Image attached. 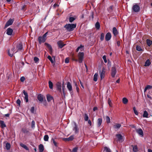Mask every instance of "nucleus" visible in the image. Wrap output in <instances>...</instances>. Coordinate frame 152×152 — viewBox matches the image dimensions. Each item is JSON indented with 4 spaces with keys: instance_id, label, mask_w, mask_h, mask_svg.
<instances>
[{
    "instance_id": "0eeeda50",
    "label": "nucleus",
    "mask_w": 152,
    "mask_h": 152,
    "mask_svg": "<svg viewBox=\"0 0 152 152\" xmlns=\"http://www.w3.org/2000/svg\"><path fill=\"white\" fill-rule=\"evenodd\" d=\"M116 73V69L115 67H112L111 69V76L114 77Z\"/></svg>"
},
{
    "instance_id": "69168bd1",
    "label": "nucleus",
    "mask_w": 152,
    "mask_h": 152,
    "mask_svg": "<svg viewBox=\"0 0 152 152\" xmlns=\"http://www.w3.org/2000/svg\"><path fill=\"white\" fill-rule=\"evenodd\" d=\"M120 41H118L117 42V45L118 46H119L120 45Z\"/></svg>"
},
{
    "instance_id": "4468645a",
    "label": "nucleus",
    "mask_w": 152,
    "mask_h": 152,
    "mask_svg": "<svg viewBox=\"0 0 152 152\" xmlns=\"http://www.w3.org/2000/svg\"><path fill=\"white\" fill-rule=\"evenodd\" d=\"M23 93L25 96L24 97V99L26 100V102H28V94L24 90L23 91Z\"/></svg>"
},
{
    "instance_id": "b1692460",
    "label": "nucleus",
    "mask_w": 152,
    "mask_h": 152,
    "mask_svg": "<svg viewBox=\"0 0 152 152\" xmlns=\"http://www.w3.org/2000/svg\"><path fill=\"white\" fill-rule=\"evenodd\" d=\"M98 73H96L94 76V80L95 81H96L98 80Z\"/></svg>"
},
{
    "instance_id": "774afa93",
    "label": "nucleus",
    "mask_w": 152,
    "mask_h": 152,
    "mask_svg": "<svg viewBox=\"0 0 152 152\" xmlns=\"http://www.w3.org/2000/svg\"><path fill=\"white\" fill-rule=\"evenodd\" d=\"M88 122L90 126H91V122L90 120H89L88 121Z\"/></svg>"
},
{
    "instance_id": "20e7f679",
    "label": "nucleus",
    "mask_w": 152,
    "mask_h": 152,
    "mask_svg": "<svg viewBox=\"0 0 152 152\" xmlns=\"http://www.w3.org/2000/svg\"><path fill=\"white\" fill-rule=\"evenodd\" d=\"M105 73V70L104 68L102 69V71H100L99 72V75L101 80L104 78Z\"/></svg>"
},
{
    "instance_id": "a18cd8bd",
    "label": "nucleus",
    "mask_w": 152,
    "mask_h": 152,
    "mask_svg": "<svg viewBox=\"0 0 152 152\" xmlns=\"http://www.w3.org/2000/svg\"><path fill=\"white\" fill-rule=\"evenodd\" d=\"M6 147L7 150L9 149L10 147V144L8 143H7L6 144Z\"/></svg>"
},
{
    "instance_id": "6e6552de",
    "label": "nucleus",
    "mask_w": 152,
    "mask_h": 152,
    "mask_svg": "<svg viewBox=\"0 0 152 152\" xmlns=\"http://www.w3.org/2000/svg\"><path fill=\"white\" fill-rule=\"evenodd\" d=\"M111 37V35L110 33H107L105 36V39L107 41H109Z\"/></svg>"
},
{
    "instance_id": "7c9ffc66",
    "label": "nucleus",
    "mask_w": 152,
    "mask_h": 152,
    "mask_svg": "<svg viewBox=\"0 0 152 152\" xmlns=\"http://www.w3.org/2000/svg\"><path fill=\"white\" fill-rule=\"evenodd\" d=\"M48 58L50 61L52 63H53L55 61V58L54 59H53L50 56H48Z\"/></svg>"
},
{
    "instance_id": "412c9836",
    "label": "nucleus",
    "mask_w": 152,
    "mask_h": 152,
    "mask_svg": "<svg viewBox=\"0 0 152 152\" xmlns=\"http://www.w3.org/2000/svg\"><path fill=\"white\" fill-rule=\"evenodd\" d=\"M39 152H42L44 150V148L43 145L40 144L39 146Z\"/></svg>"
},
{
    "instance_id": "2f4dec72",
    "label": "nucleus",
    "mask_w": 152,
    "mask_h": 152,
    "mask_svg": "<svg viewBox=\"0 0 152 152\" xmlns=\"http://www.w3.org/2000/svg\"><path fill=\"white\" fill-rule=\"evenodd\" d=\"M146 42L148 45L149 46H150L152 43V42L148 39H147Z\"/></svg>"
},
{
    "instance_id": "bb28decb",
    "label": "nucleus",
    "mask_w": 152,
    "mask_h": 152,
    "mask_svg": "<svg viewBox=\"0 0 152 152\" xmlns=\"http://www.w3.org/2000/svg\"><path fill=\"white\" fill-rule=\"evenodd\" d=\"M20 146H21L22 147L24 148L26 150H28V148L27 147V146L25 145L23 143H20Z\"/></svg>"
},
{
    "instance_id": "338daca9",
    "label": "nucleus",
    "mask_w": 152,
    "mask_h": 152,
    "mask_svg": "<svg viewBox=\"0 0 152 152\" xmlns=\"http://www.w3.org/2000/svg\"><path fill=\"white\" fill-rule=\"evenodd\" d=\"M97 108L96 107H94L93 109V110L94 111H95L96 110H97Z\"/></svg>"
},
{
    "instance_id": "a19ab883",
    "label": "nucleus",
    "mask_w": 152,
    "mask_h": 152,
    "mask_svg": "<svg viewBox=\"0 0 152 152\" xmlns=\"http://www.w3.org/2000/svg\"><path fill=\"white\" fill-rule=\"evenodd\" d=\"M104 34L103 33H102L101 34L100 39L101 41L103 40L104 38Z\"/></svg>"
},
{
    "instance_id": "de8ad7c7",
    "label": "nucleus",
    "mask_w": 152,
    "mask_h": 152,
    "mask_svg": "<svg viewBox=\"0 0 152 152\" xmlns=\"http://www.w3.org/2000/svg\"><path fill=\"white\" fill-rule=\"evenodd\" d=\"M108 103L110 107H112V103L111 100L110 98L108 99Z\"/></svg>"
},
{
    "instance_id": "37998d69",
    "label": "nucleus",
    "mask_w": 152,
    "mask_h": 152,
    "mask_svg": "<svg viewBox=\"0 0 152 152\" xmlns=\"http://www.w3.org/2000/svg\"><path fill=\"white\" fill-rule=\"evenodd\" d=\"M106 121L107 123H109L110 122V119L109 117L108 116H106Z\"/></svg>"
},
{
    "instance_id": "f704fd0d",
    "label": "nucleus",
    "mask_w": 152,
    "mask_h": 152,
    "mask_svg": "<svg viewBox=\"0 0 152 152\" xmlns=\"http://www.w3.org/2000/svg\"><path fill=\"white\" fill-rule=\"evenodd\" d=\"M77 150L78 148L77 147H75L74 148L72 151L70 149L69 150V151L71 152H77Z\"/></svg>"
},
{
    "instance_id": "c756f323",
    "label": "nucleus",
    "mask_w": 152,
    "mask_h": 152,
    "mask_svg": "<svg viewBox=\"0 0 152 152\" xmlns=\"http://www.w3.org/2000/svg\"><path fill=\"white\" fill-rule=\"evenodd\" d=\"M104 151H105V152H111L110 149L107 147H104Z\"/></svg>"
},
{
    "instance_id": "4d7b16f0",
    "label": "nucleus",
    "mask_w": 152,
    "mask_h": 152,
    "mask_svg": "<svg viewBox=\"0 0 152 152\" xmlns=\"http://www.w3.org/2000/svg\"><path fill=\"white\" fill-rule=\"evenodd\" d=\"M25 80V78L23 76L21 77L20 78V80L21 82H23Z\"/></svg>"
},
{
    "instance_id": "aec40b11",
    "label": "nucleus",
    "mask_w": 152,
    "mask_h": 152,
    "mask_svg": "<svg viewBox=\"0 0 152 152\" xmlns=\"http://www.w3.org/2000/svg\"><path fill=\"white\" fill-rule=\"evenodd\" d=\"M102 122V119L101 118H99L98 119L97 121V125L98 127L100 126Z\"/></svg>"
},
{
    "instance_id": "49530a36",
    "label": "nucleus",
    "mask_w": 152,
    "mask_h": 152,
    "mask_svg": "<svg viewBox=\"0 0 152 152\" xmlns=\"http://www.w3.org/2000/svg\"><path fill=\"white\" fill-rule=\"evenodd\" d=\"M75 20V18L73 17H70L69 18V21L72 23Z\"/></svg>"
},
{
    "instance_id": "6ab92c4d",
    "label": "nucleus",
    "mask_w": 152,
    "mask_h": 152,
    "mask_svg": "<svg viewBox=\"0 0 152 152\" xmlns=\"http://www.w3.org/2000/svg\"><path fill=\"white\" fill-rule=\"evenodd\" d=\"M113 33L114 35L115 36H116V35H117L118 33V31L117 30V29L115 27H113Z\"/></svg>"
},
{
    "instance_id": "c85d7f7f",
    "label": "nucleus",
    "mask_w": 152,
    "mask_h": 152,
    "mask_svg": "<svg viewBox=\"0 0 152 152\" xmlns=\"http://www.w3.org/2000/svg\"><path fill=\"white\" fill-rule=\"evenodd\" d=\"M0 124L2 128H4L6 127V126L4 123V121H0Z\"/></svg>"
},
{
    "instance_id": "473e14b6",
    "label": "nucleus",
    "mask_w": 152,
    "mask_h": 152,
    "mask_svg": "<svg viewBox=\"0 0 152 152\" xmlns=\"http://www.w3.org/2000/svg\"><path fill=\"white\" fill-rule=\"evenodd\" d=\"M75 124V126L73 129V130L75 131V132H77L78 131V129H77V126L76 125V124L75 123H74Z\"/></svg>"
},
{
    "instance_id": "c9c22d12",
    "label": "nucleus",
    "mask_w": 152,
    "mask_h": 152,
    "mask_svg": "<svg viewBox=\"0 0 152 152\" xmlns=\"http://www.w3.org/2000/svg\"><path fill=\"white\" fill-rule=\"evenodd\" d=\"M49 137L47 135H45L44 137V140L45 141H48V140Z\"/></svg>"
},
{
    "instance_id": "39448f33",
    "label": "nucleus",
    "mask_w": 152,
    "mask_h": 152,
    "mask_svg": "<svg viewBox=\"0 0 152 152\" xmlns=\"http://www.w3.org/2000/svg\"><path fill=\"white\" fill-rule=\"evenodd\" d=\"M140 10V8L139 6L137 4L134 5L132 7V10L135 12H138Z\"/></svg>"
},
{
    "instance_id": "ea45409f",
    "label": "nucleus",
    "mask_w": 152,
    "mask_h": 152,
    "mask_svg": "<svg viewBox=\"0 0 152 152\" xmlns=\"http://www.w3.org/2000/svg\"><path fill=\"white\" fill-rule=\"evenodd\" d=\"M83 46H81L80 47H78L76 50V51L78 52L79 50H80L81 51H82L83 50Z\"/></svg>"
},
{
    "instance_id": "8fccbe9b",
    "label": "nucleus",
    "mask_w": 152,
    "mask_h": 152,
    "mask_svg": "<svg viewBox=\"0 0 152 152\" xmlns=\"http://www.w3.org/2000/svg\"><path fill=\"white\" fill-rule=\"evenodd\" d=\"M22 131L24 133H27L28 132V131L25 128L22 129Z\"/></svg>"
},
{
    "instance_id": "79ce46f5",
    "label": "nucleus",
    "mask_w": 152,
    "mask_h": 152,
    "mask_svg": "<svg viewBox=\"0 0 152 152\" xmlns=\"http://www.w3.org/2000/svg\"><path fill=\"white\" fill-rule=\"evenodd\" d=\"M95 27L97 29H99L100 28V25L99 23L98 22H97L95 24Z\"/></svg>"
},
{
    "instance_id": "f3484780",
    "label": "nucleus",
    "mask_w": 152,
    "mask_h": 152,
    "mask_svg": "<svg viewBox=\"0 0 152 152\" xmlns=\"http://www.w3.org/2000/svg\"><path fill=\"white\" fill-rule=\"evenodd\" d=\"M37 99L39 102H42L44 99L43 96L41 94L38 95L37 96Z\"/></svg>"
},
{
    "instance_id": "a211bd4d",
    "label": "nucleus",
    "mask_w": 152,
    "mask_h": 152,
    "mask_svg": "<svg viewBox=\"0 0 152 152\" xmlns=\"http://www.w3.org/2000/svg\"><path fill=\"white\" fill-rule=\"evenodd\" d=\"M45 45H46V46L48 48V49H49L50 51V54H51V53H52V47L48 43H45Z\"/></svg>"
},
{
    "instance_id": "f257e3e1",
    "label": "nucleus",
    "mask_w": 152,
    "mask_h": 152,
    "mask_svg": "<svg viewBox=\"0 0 152 152\" xmlns=\"http://www.w3.org/2000/svg\"><path fill=\"white\" fill-rule=\"evenodd\" d=\"M22 48V44L21 43H20L17 46L16 48H13L11 50H9L8 52V54L10 56L12 57L13 54L16 53L18 51L21 50Z\"/></svg>"
},
{
    "instance_id": "7ed1b4c3",
    "label": "nucleus",
    "mask_w": 152,
    "mask_h": 152,
    "mask_svg": "<svg viewBox=\"0 0 152 152\" xmlns=\"http://www.w3.org/2000/svg\"><path fill=\"white\" fill-rule=\"evenodd\" d=\"M84 54L83 52H80L78 53V61L80 63H81L82 62Z\"/></svg>"
},
{
    "instance_id": "4c0bfd02",
    "label": "nucleus",
    "mask_w": 152,
    "mask_h": 152,
    "mask_svg": "<svg viewBox=\"0 0 152 152\" xmlns=\"http://www.w3.org/2000/svg\"><path fill=\"white\" fill-rule=\"evenodd\" d=\"M133 151L134 152H137L138 151V148L137 146L135 145L133 148Z\"/></svg>"
},
{
    "instance_id": "ddd939ff",
    "label": "nucleus",
    "mask_w": 152,
    "mask_h": 152,
    "mask_svg": "<svg viewBox=\"0 0 152 152\" xmlns=\"http://www.w3.org/2000/svg\"><path fill=\"white\" fill-rule=\"evenodd\" d=\"M13 32V30L12 28H8L7 30V34L9 35H11Z\"/></svg>"
},
{
    "instance_id": "bf43d9fd",
    "label": "nucleus",
    "mask_w": 152,
    "mask_h": 152,
    "mask_svg": "<svg viewBox=\"0 0 152 152\" xmlns=\"http://www.w3.org/2000/svg\"><path fill=\"white\" fill-rule=\"evenodd\" d=\"M69 60L68 58H66L65 60V62L66 63H68L69 62Z\"/></svg>"
},
{
    "instance_id": "13d9d810",
    "label": "nucleus",
    "mask_w": 152,
    "mask_h": 152,
    "mask_svg": "<svg viewBox=\"0 0 152 152\" xmlns=\"http://www.w3.org/2000/svg\"><path fill=\"white\" fill-rule=\"evenodd\" d=\"M146 87V88H147V90L150 89L152 88V86L148 85Z\"/></svg>"
},
{
    "instance_id": "0e129e2a",
    "label": "nucleus",
    "mask_w": 152,
    "mask_h": 152,
    "mask_svg": "<svg viewBox=\"0 0 152 152\" xmlns=\"http://www.w3.org/2000/svg\"><path fill=\"white\" fill-rule=\"evenodd\" d=\"M34 110V107H31V111L32 113H33Z\"/></svg>"
},
{
    "instance_id": "e433bc0d",
    "label": "nucleus",
    "mask_w": 152,
    "mask_h": 152,
    "mask_svg": "<svg viewBox=\"0 0 152 152\" xmlns=\"http://www.w3.org/2000/svg\"><path fill=\"white\" fill-rule=\"evenodd\" d=\"M49 87L50 89H53V83L51 81H49Z\"/></svg>"
},
{
    "instance_id": "1a4fd4ad",
    "label": "nucleus",
    "mask_w": 152,
    "mask_h": 152,
    "mask_svg": "<svg viewBox=\"0 0 152 152\" xmlns=\"http://www.w3.org/2000/svg\"><path fill=\"white\" fill-rule=\"evenodd\" d=\"M13 20L11 19H10L6 23L5 26L7 27L10 25H11L13 23Z\"/></svg>"
},
{
    "instance_id": "dca6fc26",
    "label": "nucleus",
    "mask_w": 152,
    "mask_h": 152,
    "mask_svg": "<svg viewBox=\"0 0 152 152\" xmlns=\"http://www.w3.org/2000/svg\"><path fill=\"white\" fill-rule=\"evenodd\" d=\"M56 86L57 89L60 91H61V84L60 82H58L56 84Z\"/></svg>"
},
{
    "instance_id": "603ef678",
    "label": "nucleus",
    "mask_w": 152,
    "mask_h": 152,
    "mask_svg": "<svg viewBox=\"0 0 152 152\" xmlns=\"http://www.w3.org/2000/svg\"><path fill=\"white\" fill-rule=\"evenodd\" d=\"M88 117L87 115L86 114H85V117H84V119L86 121H88Z\"/></svg>"
},
{
    "instance_id": "5fc2aeb1",
    "label": "nucleus",
    "mask_w": 152,
    "mask_h": 152,
    "mask_svg": "<svg viewBox=\"0 0 152 152\" xmlns=\"http://www.w3.org/2000/svg\"><path fill=\"white\" fill-rule=\"evenodd\" d=\"M113 9V7L112 6L110 7L108 9V11L110 12H111Z\"/></svg>"
},
{
    "instance_id": "423d86ee",
    "label": "nucleus",
    "mask_w": 152,
    "mask_h": 152,
    "mask_svg": "<svg viewBox=\"0 0 152 152\" xmlns=\"http://www.w3.org/2000/svg\"><path fill=\"white\" fill-rule=\"evenodd\" d=\"M57 43L59 48H62L66 45L65 44H64L63 42L61 40L58 41Z\"/></svg>"
},
{
    "instance_id": "2eb2a0df",
    "label": "nucleus",
    "mask_w": 152,
    "mask_h": 152,
    "mask_svg": "<svg viewBox=\"0 0 152 152\" xmlns=\"http://www.w3.org/2000/svg\"><path fill=\"white\" fill-rule=\"evenodd\" d=\"M46 39H45L42 37H39L38 38V40L40 44H41L42 42H44Z\"/></svg>"
},
{
    "instance_id": "a878e982",
    "label": "nucleus",
    "mask_w": 152,
    "mask_h": 152,
    "mask_svg": "<svg viewBox=\"0 0 152 152\" xmlns=\"http://www.w3.org/2000/svg\"><path fill=\"white\" fill-rule=\"evenodd\" d=\"M128 100L125 97L123 98L122 99V102L124 104H126L128 102Z\"/></svg>"
},
{
    "instance_id": "f03ea898",
    "label": "nucleus",
    "mask_w": 152,
    "mask_h": 152,
    "mask_svg": "<svg viewBox=\"0 0 152 152\" xmlns=\"http://www.w3.org/2000/svg\"><path fill=\"white\" fill-rule=\"evenodd\" d=\"M76 24H68L64 26V27L68 31H73L76 28Z\"/></svg>"
},
{
    "instance_id": "680f3d73",
    "label": "nucleus",
    "mask_w": 152,
    "mask_h": 152,
    "mask_svg": "<svg viewBox=\"0 0 152 152\" xmlns=\"http://www.w3.org/2000/svg\"><path fill=\"white\" fill-rule=\"evenodd\" d=\"M16 102L17 103V104L20 105V104L21 102L20 99H18L17 101Z\"/></svg>"
},
{
    "instance_id": "6e6d98bb",
    "label": "nucleus",
    "mask_w": 152,
    "mask_h": 152,
    "mask_svg": "<svg viewBox=\"0 0 152 152\" xmlns=\"http://www.w3.org/2000/svg\"><path fill=\"white\" fill-rule=\"evenodd\" d=\"M105 63L107 62V61L106 60V56H104L102 57Z\"/></svg>"
},
{
    "instance_id": "c03bdc74",
    "label": "nucleus",
    "mask_w": 152,
    "mask_h": 152,
    "mask_svg": "<svg viewBox=\"0 0 152 152\" xmlns=\"http://www.w3.org/2000/svg\"><path fill=\"white\" fill-rule=\"evenodd\" d=\"M34 61L35 63L38 62L39 61V59L37 57H34Z\"/></svg>"
},
{
    "instance_id": "09e8293b",
    "label": "nucleus",
    "mask_w": 152,
    "mask_h": 152,
    "mask_svg": "<svg viewBox=\"0 0 152 152\" xmlns=\"http://www.w3.org/2000/svg\"><path fill=\"white\" fill-rule=\"evenodd\" d=\"M136 50L138 51H141L142 50L141 47L139 46H136Z\"/></svg>"
},
{
    "instance_id": "f8f14e48",
    "label": "nucleus",
    "mask_w": 152,
    "mask_h": 152,
    "mask_svg": "<svg viewBox=\"0 0 152 152\" xmlns=\"http://www.w3.org/2000/svg\"><path fill=\"white\" fill-rule=\"evenodd\" d=\"M67 88L69 92L72 91V87L71 84L69 82H68L67 84Z\"/></svg>"
},
{
    "instance_id": "e2e57ef3",
    "label": "nucleus",
    "mask_w": 152,
    "mask_h": 152,
    "mask_svg": "<svg viewBox=\"0 0 152 152\" xmlns=\"http://www.w3.org/2000/svg\"><path fill=\"white\" fill-rule=\"evenodd\" d=\"M47 34L48 32H47L45 34H44L42 37L45 39H46V37L47 36Z\"/></svg>"
},
{
    "instance_id": "9b49d317",
    "label": "nucleus",
    "mask_w": 152,
    "mask_h": 152,
    "mask_svg": "<svg viewBox=\"0 0 152 152\" xmlns=\"http://www.w3.org/2000/svg\"><path fill=\"white\" fill-rule=\"evenodd\" d=\"M116 137L118 138V140L120 142H122L123 141L122 136L120 134H118L116 135Z\"/></svg>"
},
{
    "instance_id": "72a5a7b5",
    "label": "nucleus",
    "mask_w": 152,
    "mask_h": 152,
    "mask_svg": "<svg viewBox=\"0 0 152 152\" xmlns=\"http://www.w3.org/2000/svg\"><path fill=\"white\" fill-rule=\"evenodd\" d=\"M51 142L53 143V145L56 146H57V143L53 139H52Z\"/></svg>"
},
{
    "instance_id": "cd10ccee",
    "label": "nucleus",
    "mask_w": 152,
    "mask_h": 152,
    "mask_svg": "<svg viewBox=\"0 0 152 152\" xmlns=\"http://www.w3.org/2000/svg\"><path fill=\"white\" fill-rule=\"evenodd\" d=\"M148 114L147 111H145L144 112L143 116L145 118H148Z\"/></svg>"
},
{
    "instance_id": "58836bf2",
    "label": "nucleus",
    "mask_w": 152,
    "mask_h": 152,
    "mask_svg": "<svg viewBox=\"0 0 152 152\" xmlns=\"http://www.w3.org/2000/svg\"><path fill=\"white\" fill-rule=\"evenodd\" d=\"M133 110L135 114L136 115H138V113L137 111L136 110L135 107H133Z\"/></svg>"
},
{
    "instance_id": "3c124183",
    "label": "nucleus",
    "mask_w": 152,
    "mask_h": 152,
    "mask_svg": "<svg viewBox=\"0 0 152 152\" xmlns=\"http://www.w3.org/2000/svg\"><path fill=\"white\" fill-rule=\"evenodd\" d=\"M74 139V137L73 136H71L70 137L68 138V141H71Z\"/></svg>"
},
{
    "instance_id": "4be33fe9",
    "label": "nucleus",
    "mask_w": 152,
    "mask_h": 152,
    "mask_svg": "<svg viewBox=\"0 0 152 152\" xmlns=\"http://www.w3.org/2000/svg\"><path fill=\"white\" fill-rule=\"evenodd\" d=\"M151 64V62H150V60L149 59H148L145 61L144 66H149Z\"/></svg>"
},
{
    "instance_id": "393cba45",
    "label": "nucleus",
    "mask_w": 152,
    "mask_h": 152,
    "mask_svg": "<svg viewBox=\"0 0 152 152\" xmlns=\"http://www.w3.org/2000/svg\"><path fill=\"white\" fill-rule=\"evenodd\" d=\"M47 100L48 101H50L53 99V97L50 95L48 94L47 95Z\"/></svg>"
},
{
    "instance_id": "5701e85b",
    "label": "nucleus",
    "mask_w": 152,
    "mask_h": 152,
    "mask_svg": "<svg viewBox=\"0 0 152 152\" xmlns=\"http://www.w3.org/2000/svg\"><path fill=\"white\" fill-rule=\"evenodd\" d=\"M121 124H116L113 126L115 129H118L121 127Z\"/></svg>"
},
{
    "instance_id": "052dcab7",
    "label": "nucleus",
    "mask_w": 152,
    "mask_h": 152,
    "mask_svg": "<svg viewBox=\"0 0 152 152\" xmlns=\"http://www.w3.org/2000/svg\"><path fill=\"white\" fill-rule=\"evenodd\" d=\"M79 81H80V84L81 85V87L83 89H84V87L83 86V83H82V82L80 80H79Z\"/></svg>"
},
{
    "instance_id": "9d476101",
    "label": "nucleus",
    "mask_w": 152,
    "mask_h": 152,
    "mask_svg": "<svg viewBox=\"0 0 152 152\" xmlns=\"http://www.w3.org/2000/svg\"><path fill=\"white\" fill-rule=\"evenodd\" d=\"M137 132L140 135L143 136V132L142 130L141 129H136Z\"/></svg>"
},
{
    "instance_id": "864d4df0",
    "label": "nucleus",
    "mask_w": 152,
    "mask_h": 152,
    "mask_svg": "<svg viewBox=\"0 0 152 152\" xmlns=\"http://www.w3.org/2000/svg\"><path fill=\"white\" fill-rule=\"evenodd\" d=\"M35 122L33 121L31 122V127L32 128H34L35 126Z\"/></svg>"
}]
</instances>
